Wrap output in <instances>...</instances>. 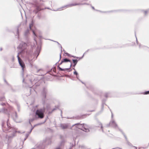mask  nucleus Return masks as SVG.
Returning <instances> with one entry per match:
<instances>
[{
	"label": "nucleus",
	"instance_id": "47",
	"mask_svg": "<svg viewBox=\"0 0 149 149\" xmlns=\"http://www.w3.org/2000/svg\"><path fill=\"white\" fill-rule=\"evenodd\" d=\"M73 69L74 70V71H75V70H75V69L74 68H73Z\"/></svg>",
	"mask_w": 149,
	"mask_h": 149
},
{
	"label": "nucleus",
	"instance_id": "28",
	"mask_svg": "<svg viewBox=\"0 0 149 149\" xmlns=\"http://www.w3.org/2000/svg\"><path fill=\"white\" fill-rule=\"evenodd\" d=\"M74 75H78V73L76 72V70H75L74 72Z\"/></svg>",
	"mask_w": 149,
	"mask_h": 149
},
{
	"label": "nucleus",
	"instance_id": "42",
	"mask_svg": "<svg viewBox=\"0 0 149 149\" xmlns=\"http://www.w3.org/2000/svg\"><path fill=\"white\" fill-rule=\"evenodd\" d=\"M111 118L112 119L113 117V115L112 113H111Z\"/></svg>",
	"mask_w": 149,
	"mask_h": 149
},
{
	"label": "nucleus",
	"instance_id": "18",
	"mask_svg": "<svg viewBox=\"0 0 149 149\" xmlns=\"http://www.w3.org/2000/svg\"><path fill=\"white\" fill-rule=\"evenodd\" d=\"M52 40V41H54V42H57V44L58 45H59V46H60V47H61V52H62V46H61V45L58 42H57V41H54V40Z\"/></svg>",
	"mask_w": 149,
	"mask_h": 149
},
{
	"label": "nucleus",
	"instance_id": "12",
	"mask_svg": "<svg viewBox=\"0 0 149 149\" xmlns=\"http://www.w3.org/2000/svg\"><path fill=\"white\" fill-rule=\"evenodd\" d=\"M0 112L6 113H7L8 110L5 108H2L0 109Z\"/></svg>",
	"mask_w": 149,
	"mask_h": 149
},
{
	"label": "nucleus",
	"instance_id": "16",
	"mask_svg": "<svg viewBox=\"0 0 149 149\" xmlns=\"http://www.w3.org/2000/svg\"><path fill=\"white\" fill-rule=\"evenodd\" d=\"M29 33V29H27L24 32V35L25 36L27 35Z\"/></svg>",
	"mask_w": 149,
	"mask_h": 149
},
{
	"label": "nucleus",
	"instance_id": "52",
	"mask_svg": "<svg viewBox=\"0 0 149 149\" xmlns=\"http://www.w3.org/2000/svg\"><path fill=\"white\" fill-rule=\"evenodd\" d=\"M27 138H26V137L24 139V140H25Z\"/></svg>",
	"mask_w": 149,
	"mask_h": 149
},
{
	"label": "nucleus",
	"instance_id": "13",
	"mask_svg": "<svg viewBox=\"0 0 149 149\" xmlns=\"http://www.w3.org/2000/svg\"><path fill=\"white\" fill-rule=\"evenodd\" d=\"M97 123H98L99 125L97 126V127H100V126L101 129L102 130V132H103L104 131H103V127L102 126V124L100 122H99V121H97Z\"/></svg>",
	"mask_w": 149,
	"mask_h": 149
},
{
	"label": "nucleus",
	"instance_id": "49",
	"mask_svg": "<svg viewBox=\"0 0 149 149\" xmlns=\"http://www.w3.org/2000/svg\"><path fill=\"white\" fill-rule=\"evenodd\" d=\"M80 81H81L82 83L84 84V83L82 81H81V80Z\"/></svg>",
	"mask_w": 149,
	"mask_h": 149
},
{
	"label": "nucleus",
	"instance_id": "15",
	"mask_svg": "<svg viewBox=\"0 0 149 149\" xmlns=\"http://www.w3.org/2000/svg\"><path fill=\"white\" fill-rule=\"evenodd\" d=\"M127 144L130 146L134 147L135 149H137V148L136 147L132 146V144L130 142L127 141Z\"/></svg>",
	"mask_w": 149,
	"mask_h": 149
},
{
	"label": "nucleus",
	"instance_id": "25",
	"mask_svg": "<svg viewBox=\"0 0 149 149\" xmlns=\"http://www.w3.org/2000/svg\"><path fill=\"white\" fill-rule=\"evenodd\" d=\"M89 49H88L86 51L84 52V54L82 56L81 58H82L83 57V56H84V54H86L87 53V52H88L89 51Z\"/></svg>",
	"mask_w": 149,
	"mask_h": 149
},
{
	"label": "nucleus",
	"instance_id": "29",
	"mask_svg": "<svg viewBox=\"0 0 149 149\" xmlns=\"http://www.w3.org/2000/svg\"><path fill=\"white\" fill-rule=\"evenodd\" d=\"M38 11L37 10H36V9L35 10H34L33 11V12L35 13L36 14L38 12Z\"/></svg>",
	"mask_w": 149,
	"mask_h": 149
},
{
	"label": "nucleus",
	"instance_id": "7",
	"mask_svg": "<svg viewBox=\"0 0 149 149\" xmlns=\"http://www.w3.org/2000/svg\"><path fill=\"white\" fill-rule=\"evenodd\" d=\"M26 46L27 44L25 43L21 42L19 45L18 48L23 50L25 49Z\"/></svg>",
	"mask_w": 149,
	"mask_h": 149
},
{
	"label": "nucleus",
	"instance_id": "32",
	"mask_svg": "<svg viewBox=\"0 0 149 149\" xmlns=\"http://www.w3.org/2000/svg\"><path fill=\"white\" fill-rule=\"evenodd\" d=\"M148 11L147 10L145 11L144 12V14L146 15L148 13Z\"/></svg>",
	"mask_w": 149,
	"mask_h": 149
},
{
	"label": "nucleus",
	"instance_id": "23",
	"mask_svg": "<svg viewBox=\"0 0 149 149\" xmlns=\"http://www.w3.org/2000/svg\"><path fill=\"white\" fill-rule=\"evenodd\" d=\"M143 94L144 95H147L149 94V91H148L145 92L143 93Z\"/></svg>",
	"mask_w": 149,
	"mask_h": 149
},
{
	"label": "nucleus",
	"instance_id": "9",
	"mask_svg": "<svg viewBox=\"0 0 149 149\" xmlns=\"http://www.w3.org/2000/svg\"><path fill=\"white\" fill-rule=\"evenodd\" d=\"M60 125V127L62 129H64L68 128L69 124L68 123H61Z\"/></svg>",
	"mask_w": 149,
	"mask_h": 149
},
{
	"label": "nucleus",
	"instance_id": "37",
	"mask_svg": "<svg viewBox=\"0 0 149 149\" xmlns=\"http://www.w3.org/2000/svg\"><path fill=\"white\" fill-rule=\"evenodd\" d=\"M1 104L2 106L4 105H5V104L4 103H2Z\"/></svg>",
	"mask_w": 149,
	"mask_h": 149
},
{
	"label": "nucleus",
	"instance_id": "17",
	"mask_svg": "<svg viewBox=\"0 0 149 149\" xmlns=\"http://www.w3.org/2000/svg\"><path fill=\"white\" fill-rule=\"evenodd\" d=\"M37 48H38V49H37V51L38 52V54H37V56H36V58L37 57V56H38V55L39 54L40 52V48H39V47H37Z\"/></svg>",
	"mask_w": 149,
	"mask_h": 149
},
{
	"label": "nucleus",
	"instance_id": "11",
	"mask_svg": "<svg viewBox=\"0 0 149 149\" xmlns=\"http://www.w3.org/2000/svg\"><path fill=\"white\" fill-rule=\"evenodd\" d=\"M18 62L19 65L22 68V70L23 72L24 71V68L25 67V65L23 62L22 61V60L18 61Z\"/></svg>",
	"mask_w": 149,
	"mask_h": 149
},
{
	"label": "nucleus",
	"instance_id": "26",
	"mask_svg": "<svg viewBox=\"0 0 149 149\" xmlns=\"http://www.w3.org/2000/svg\"><path fill=\"white\" fill-rule=\"evenodd\" d=\"M104 104H105V103L104 102V101H102V109H103V108H104Z\"/></svg>",
	"mask_w": 149,
	"mask_h": 149
},
{
	"label": "nucleus",
	"instance_id": "14",
	"mask_svg": "<svg viewBox=\"0 0 149 149\" xmlns=\"http://www.w3.org/2000/svg\"><path fill=\"white\" fill-rule=\"evenodd\" d=\"M72 61L74 64L73 65V66L74 67L77 64L78 62V61L76 59H73Z\"/></svg>",
	"mask_w": 149,
	"mask_h": 149
},
{
	"label": "nucleus",
	"instance_id": "39",
	"mask_svg": "<svg viewBox=\"0 0 149 149\" xmlns=\"http://www.w3.org/2000/svg\"><path fill=\"white\" fill-rule=\"evenodd\" d=\"M65 54H67V55L68 56H70V54H68V53H65Z\"/></svg>",
	"mask_w": 149,
	"mask_h": 149
},
{
	"label": "nucleus",
	"instance_id": "55",
	"mask_svg": "<svg viewBox=\"0 0 149 149\" xmlns=\"http://www.w3.org/2000/svg\"><path fill=\"white\" fill-rule=\"evenodd\" d=\"M121 149H122L121 148Z\"/></svg>",
	"mask_w": 149,
	"mask_h": 149
},
{
	"label": "nucleus",
	"instance_id": "27",
	"mask_svg": "<svg viewBox=\"0 0 149 149\" xmlns=\"http://www.w3.org/2000/svg\"><path fill=\"white\" fill-rule=\"evenodd\" d=\"M32 23L31 24H30L29 25V29H31V26H32L33 25V21H32Z\"/></svg>",
	"mask_w": 149,
	"mask_h": 149
},
{
	"label": "nucleus",
	"instance_id": "22",
	"mask_svg": "<svg viewBox=\"0 0 149 149\" xmlns=\"http://www.w3.org/2000/svg\"><path fill=\"white\" fill-rule=\"evenodd\" d=\"M17 108L18 109V111H19L20 110V106L19 104H17Z\"/></svg>",
	"mask_w": 149,
	"mask_h": 149
},
{
	"label": "nucleus",
	"instance_id": "5",
	"mask_svg": "<svg viewBox=\"0 0 149 149\" xmlns=\"http://www.w3.org/2000/svg\"><path fill=\"white\" fill-rule=\"evenodd\" d=\"M44 110L42 109H40L37 110L36 112V115L38 116V118H42L44 116Z\"/></svg>",
	"mask_w": 149,
	"mask_h": 149
},
{
	"label": "nucleus",
	"instance_id": "40",
	"mask_svg": "<svg viewBox=\"0 0 149 149\" xmlns=\"http://www.w3.org/2000/svg\"><path fill=\"white\" fill-rule=\"evenodd\" d=\"M4 81L6 84H8V83L5 79H4Z\"/></svg>",
	"mask_w": 149,
	"mask_h": 149
},
{
	"label": "nucleus",
	"instance_id": "2",
	"mask_svg": "<svg viewBox=\"0 0 149 149\" xmlns=\"http://www.w3.org/2000/svg\"><path fill=\"white\" fill-rule=\"evenodd\" d=\"M109 125H110L111 127H114L115 128H118L119 130L122 132V134H123L124 136L125 139L127 140V138L125 134L123 132L122 130L118 128V125L116 123L115 121L113 120L112 119L111 120L109 124L107 126H108Z\"/></svg>",
	"mask_w": 149,
	"mask_h": 149
},
{
	"label": "nucleus",
	"instance_id": "31",
	"mask_svg": "<svg viewBox=\"0 0 149 149\" xmlns=\"http://www.w3.org/2000/svg\"><path fill=\"white\" fill-rule=\"evenodd\" d=\"M56 109V108H54V109H53L52 110V111L51 112H49V113H52V111H54V110H55Z\"/></svg>",
	"mask_w": 149,
	"mask_h": 149
},
{
	"label": "nucleus",
	"instance_id": "51",
	"mask_svg": "<svg viewBox=\"0 0 149 149\" xmlns=\"http://www.w3.org/2000/svg\"><path fill=\"white\" fill-rule=\"evenodd\" d=\"M2 50V48H0V50H1H1Z\"/></svg>",
	"mask_w": 149,
	"mask_h": 149
},
{
	"label": "nucleus",
	"instance_id": "53",
	"mask_svg": "<svg viewBox=\"0 0 149 149\" xmlns=\"http://www.w3.org/2000/svg\"><path fill=\"white\" fill-rule=\"evenodd\" d=\"M40 69H39V70H38V71L39 70H40Z\"/></svg>",
	"mask_w": 149,
	"mask_h": 149
},
{
	"label": "nucleus",
	"instance_id": "24",
	"mask_svg": "<svg viewBox=\"0 0 149 149\" xmlns=\"http://www.w3.org/2000/svg\"><path fill=\"white\" fill-rule=\"evenodd\" d=\"M36 9L38 11H40L41 10V8L38 6L37 7Z\"/></svg>",
	"mask_w": 149,
	"mask_h": 149
},
{
	"label": "nucleus",
	"instance_id": "48",
	"mask_svg": "<svg viewBox=\"0 0 149 149\" xmlns=\"http://www.w3.org/2000/svg\"><path fill=\"white\" fill-rule=\"evenodd\" d=\"M24 79H23V82H24Z\"/></svg>",
	"mask_w": 149,
	"mask_h": 149
},
{
	"label": "nucleus",
	"instance_id": "1",
	"mask_svg": "<svg viewBox=\"0 0 149 149\" xmlns=\"http://www.w3.org/2000/svg\"><path fill=\"white\" fill-rule=\"evenodd\" d=\"M7 127H5L4 126L3 124H2V128L3 132H12L13 134L12 136H9V137L13 138L15 136L14 134L17 132V131L13 127H12L10 126V125L8 122V120L7 122Z\"/></svg>",
	"mask_w": 149,
	"mask_h": 149
},
{
	"label": "nucleus",
	"instance_id": "8",
	"mask_svg": "<svg viewBox=\"0 0 149 149\" xmlns=\"http://www.w3.org/2000/svg\"><path fill=\"white\" fill-rule=\"evenodd\" d=\"M89 127L88 125L86 124H83V127L82 130L86 132H89Z\"/></svg>",
	"mask_w": 149,
	"mask_h": 149
},
{
	"label": "nucleus",
	"instance_id": "21",
	"mask_svg": "<svg viewBox=\"0 0 149 149\" xmlns=\"http://www.w3.org/2000/svg\"><path fill=\"white\" fill-rule=\"evenodd\" d=\"M19 53H18V54L17 56V58L18 61H20L21 60V59L20 58V57L19 56Z\"/></svg>",
	"mask_w": 149,
	"mask_h": 149
},
{
	"label": "nucleus",
	"instance_id": "50",
	"mask_svg": "<svg viewBox=\"0 0 149 149\" xmlns=\"http://www.w3.org/2000/svg\"><path fill=\"white\" fill-rule=\"evenodd\" d=\"M61 58V54H60V59Z\"/></svg>",
	"mask_w": 149,
	"mask_h": 149
},
{
	"label": "nucleus",
	"instance_id": "10",
	"mask_svg": "<svg viewBox=\"0 0 149 149\" xmlns=\"http://www.w3.org/2000/svg\"><path fill=\"white\" fill-rule=\"evenodd\" d=\"M76 125V127L79 129H80L82 130V128L83 127V124H80L79 123L73 125L72 126H73L74 125Z\"/></svg>",
	"mask_w": 149,
	"mask_h": 149
},
{
	"label": "nucleus",
	"instance_id": "36",
	"mask_svg": "<svg viewBox=\"0 0 149 149\" xmlns=\"http://www.w3.org/2000/svg\"><path fill=\"white\" fill-rule=\"evenodd\" d=\"M29 135V134H26V138H27L28 137V136Z\"/></svg>",
	"mask_w": 149,
	"mask_h": 149
},
{
	"label": "nucleus",
	"instance_id": "46",
	"mask_svg": "<svg viewBox=\"0 0 149 149\" xmlns=\"http://www.w3.org/2000/svg\"><path fill=\"white\" fill-rule=\"evenodd\" d=\"M33 33L34 34V35H35V33H34V32L33 31Z\"/></svg>",
	"mask_w": 149,
	"mask_h": 149
},
{
	"label": "nucleus",
	"instance_id": "33",
	"mask_svg": "<svg viewBox=\"0 0 149 149\" xmlns=\"http://www.w3.org/2000/svg\"><path fill=\"white\" fill-rule=\"evenodd\" d=\"M71 57H74V58H78V57H76V56H72Z\"/></svg>",
	"mask_w": 149,
	"mask_h": 149
},
{
	"label": "nucleus",
	"instance_id": "3",
	"mask_svg": "<svg viewBox=\"0 0 149 149\" xmlns=\"http://www.w3.org/2000/svg\"><path fill=\"white\" fill-rule=\"evenodd\" d=\"M69 62L70 63V68H67L62 69L61 68H60L58 65V68L60 70V71H65V70H69L70 68L71 67V66L72 65V62L70 60H69L68 59H67V58H64L63 60H62L61 61V63H60V65H61L62 63H63V62Z\"/></svg>",
	"mask_w": 149,
	"mask_h": 149
},
{
	"label": "nucleus",
	"instance_id": "19",
	"mask_svg": "<svg viewBox=\"0 0 149 149\" xmlns=\"http://www.w3.org/2000/svg\"><path fill=\"white\" fill-rule=\"evenodd\" d=\"M109 93H105L104 96L106 97L107 98L109 96Z\"/></svg>",
	"mask_w": 149,
	"mask_h": 149
},
{
	"label": "nucleus",
	"instance_id": "4",
	"mask_svg": "<svg viewBox=\"0 0 149 149\" xmlns=\"http://www.w3.org/2000/svg\"><path fill=\"white\" fill-rule=\"evenodd\" d=\"M84 4H87L88 5V4L86 3H71L69 4L66 5H65L64 6L62 7L61 8H59L58 9V10H63V8H64L65 9L66 8H67L70 7L72 6H74L76 5H84Z\"/></svg>",
	"mask_w": 149,
	"mask_h": 149
},
{
	"label": "nucleus",
	"instance_id": "38",
	"mask_svg": "<svg viewBox=\"0 0 149 149\" xmlns=\"http://www.w3.org/2000/svg\"><path fill=\"white\" fill-rule=\"evenodd\" d=\"M135 35L136 38V42H137V44H138V41H137V38H136V35Z\"/></svg>",
	"mask_w": 149,
	"mask_h": 149
},
{
	"label": "nucleus",
	"instance_id": "45",
	"mask_svg": "<svg viewBox=\"0 0 149 149\" xmlns=\"http://www.w3.org/2000/svg\"><path fill=\"white\" fill-rule=\"evenodd\" d=\"M15 116L16 118H17V116L16 114V113L15 114Z\"/></svg>",
	"mask_w": 149,
	"mask_h": 149
},
{
	"label": "nucleus",
	"instance_id": "34",
	"mask_svg": "<svg viewBox=\"0 0 149 149\" xmlns=\"http://www.w3.org/2000/svg\"><path fill=\"white\" fill-rule=\"evenodd\" d=\"M17 34H18V33H19V29H18V28H17Z\"/></svg>",
	"mask_w": 149,
	"mask_h": 149
},
{
	"label": "nucleus",
	"instance_id": "43",
	"mask_svg": "<svg viewBox=\"0 0 149 149\" xmlns=\"http://www.w3.org/2000/svg\"><path fill=\"white\" fill-rule=\"evenodd\" d=\"M141 45L140 44H139V47L140 48H141Z\"/></svg>",
	"mask_w": 149,
	"mask_h": 149
},
{
	"label": "nucleus",
	"instance_id": "30",
	"mask_svg": "<svg viewBox=\"0 0 149 149\" xmlns=\"http://www.w3.org/2000/svg\"><path fill=\"white\" fill-rule=\"evenodd\" d=\"M76 78L79 81H80V79H79V75L78 74V75H76Z\"/></svg>",
	"mask_w": 149,
	"mask_h": 149
},
{
	"label": "nucleus",
	"instance_id": "20",
	"mask_svg": "<svg viewBox=\"0 0 149 149\" xmlns=\"http://www.w3.org/2000/svg\"><path fill=\"white\" fill-rule=\"evenodd\" d=\"M34 120V118H33L31 119H30L29 120V124L31 125V122H32Z\"/></svg>",
	"mask_w": 149,
	"mask_h": 149
},
{
	"label": "nucleus",
	"instance_id": "54",
	"mask_svg": "<svg viewBox=\"0 0 149 149\" xmlns=\"http://www.w3.org/2000/svg\"><path fill=\"white\" fill-rule=\"evenodd\" d=\"M63 51H65V50H64V49H63Z\"/></svg>",
	"mask_w": 149,
	"mask_h": 149
},
{
	"label": "nucleus",
	"instance_id": "6",
	"mask_svg": "<svg viewBox=\"0 0 149 149\" xmlns=\"http://www.w3.org/2000/svg\"><path fill=\"white\" fill-rule=\"evenodd\" d=\"M48 93V91L47 88L45 87H44L41 91V95L44 99L46 97L47 94Z\"/></svg>",
	"mask_w": 149,
	"mask_h": 149
},
{
	"label": "nucleus",
	"instance_id": "35",
	"mask_svg": "<svg viewBox=\"0 0 149 149\" xmlns=\"http://www.w3.org/2000/svg\"><path fill=\"white\" fill-rule=\"evenodd\" d=\"M33 128H34V127H32L31 128V130H30V132H29V134H30V133L31 132V131H32V130H33Z\"/></svg>",
	"mask_w": 149,
	"mask_h": 149
},
{
	"label": "nucleus",
	"instance_id": "41",
	"mask_svg": "<svg viewBox=\"0 0 149 149\" xmlns=\"http://www.w3.org/2000/svg\"><path fill=\"white\" fill-rule=\"evenodd\" d=\"M56 70L55 68H54L53 69V71L54 72H55V71Z\"/></svg>",
	"mask_w": 149,
	"mask_h": 149
},
{
	"label": "nucleus",
	"instance_id": "44",
	"mask_svg": "<svg viewBox=\"0 0 149 149\" xmlns=\"http://www.w3.org/2000/svg\"><path fill=\"white\" fill-rule=\"evenodd\" d=\"M92 9H93V10L95 9V8H94V7L92 6Z\"/></svg>",
	"mask_w": 149,
	"mask_h": 149
}]
</instances>
